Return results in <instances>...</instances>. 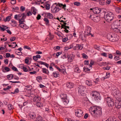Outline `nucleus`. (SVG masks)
Returning <instances> with one entry per match:
<instances>
[{
    "instance_id": "39448f33",
    "label": "nucleus",
    "mask_w": 121,
    "mask_h": 121,
    "mask_svg": "<svg viewBox=\"0 0 121 121\" xmlns=\"http://www.w3.org/2000/svg\"><path fill=\"white\" fill-rule=\"evenodd\" d=\"M117 100L114 103V105L116 108L119 109L121 107V98L117 99Z\"/></svg>"
},
{
    "instance_id": "bf43d9fd",
    "label": "nucleus",
    "mask_w": 121,
    "mask_h": 121,
    "mask_svg": "<svg viewBox=\"0 0 121 121\" xmlns=\"http://www.w3.org/2000/svg\"><path fill=\"white\" fill-rule=\"evenodd\" d=\"M99 80L98 78H96L95 79V80L94 81V82L96 84L97 83Z\"/></svg>"
},
{
    "instance_id": "6e6d98bb",
    "label": "nucleus",
    "mask_w": 121,
    "mask_h": 121,
    "mask_svg": "<svg viewBox=\"0 0 121 121\" xmlns=\"http://www.w3.org/2000/svg\"><path fill=\"white\" fill-rule=\"evenodd\" d=\"M110 119V121H119L117 120L115 118H111Z\"/></svg>"
},
{
    "instance_id": "20e7f679",
    "label": "nucleus",
    "mask_w": 121,
    "mask_h": 121,
    "mask_svg": "<svg viewBox=\"0 0 121 121\" xmlns=\"http://www.w3.org/2000/svg\"><path fill=\"white\" fill-rule=\"evenodd\" d=\"M85 87L84 86H79L78 88V93L83 95L85 94Z\"/></svg>"
},
{
    "instance_id": "f03ea898",
    "label": "nucleus",
    "mask_w": 121,
    "mask_h": 121,
    "mask_svg": "<svg viewBox=\"0 0 121 121\" xmlns=\"http://www.w3.org/2000/svg\"><path fill=\"white\" fill-rule=\"evenodd\" d=\"M107 38L110 41L112 42L117 41L118 39L116 35L112 33L108 34L107 35Z\"/></svg>"
},
{
    "instance_id": "a18cd8bd",
    "label": "nucleus",
    "mask_w": 121,
    "mask_h": 121,
    "mask_svg": "<svg viewBox=\"0 0 121 121\" xmlns=\"http://www.w3.org/2000/svg\"><path fill=\"white\" fill-rule=\"evenodd\" d=\"M11 86H8L6 88H3V89L4 91H6L7 90H9L11 88Z\"/></svg>"
},
{
    "instance_id": "dca6fc26",
    "label": "nucleus",
    "mask_w": 121,
    "mask_h": 121,
    "mask_svg": "<svg viewBox=\"0 0 121 121\" xmlns=\"http://www.w3.org/2000/svg\"><path fill=\"white\" fill-rule=\"evenodd\" d=\"M91 30V27L89 26H87V30L86 31H85V32H86L88 34V36H89L90 35H91V33H90Z\"/></svg>"
},
{
    "instance_id": "1a4fd4ad",
    "label": "nucleus",
    "mask_w": 121,
    "mask_h": 121,
    "mask_svg": "<svg viewBox=\"0 0 121 121\" xmlns=\"http://www.w3.org/2000/svg\"><path fill=\"white\" fill-rule=\"evenodd\" d=\"M75 115L77 117H81L83 115V113L82 111L80 109H77V111L75 113Z\"/></svg>"
},
{
    "instance_id": "9d476101",
    "label": "nucleus",
    "mask_w": 121,
    "mask_h": 121,
    "mask_svg": "<svg viewBox=\"0 0 121 121\" xmlns=\"http://www.w3.org/2000/svg\"><path fill=\"white\" fill-rule=\"evenodd\" d=\"M121 25V23H120V20L119 21H115L114 23L112 24L111 27H113V26H116L117 27H119Z\"/></svg>"
},
{
    "instance_id": "393cba45",
    "label": "nucleus",
    "mask_w": 121,
    "mask_h": 121,
    "mask_svg": "<svg viewBox=\"0 0 121 121\" xmlns=\"http://www.w3.org/2000/svg\"><path fill=\"white\" fill-rule=\"evenodd\" d=\"M29 116L32 119H35L36 117V115L33 113H31L29 114Z\"/></svg>"
},
{
    "instance_id": "b1692460",
    "label": "nucleus",
    "mask_w": 121,
    "mask_h": 121,
    "mask_svg": "<svg viewBox=\"0 0 121 121\" xmlns=\"http://www.w3.org/2000/svg\"><path fill=\"white\" fill-rule=\"evenodd\" d=\"M115 10L117 12L121 13V8L118 7H116L115 8Z\"/></svg>"
},
{
    "instance_id": "774afa93",
    "label": "nucleus",
    "mask_w": 121,
    "mask_h": 121,
    "mask_svg": "<svg viewBox=\"0 0 121 121\" xmlns=\"http://www.w3.org/2000/svg\"><path fill=\"white\" fill-rule=\"evenodd\" d=\"M116 53L117 55H119L120 56L121 55V52L119 51H117Z\"/></svg>"
},
{
    "instance_id": "7ed1b4c3",
    "label": "nucleus",
    "mask_w": 121,
    "mask_h": 121,
    "mask_svg": "<svg viewBox=\"0 0 121 121\" xmlns=\"http://www.w3.org/2000/svg\"><path fill=\"white\" fill-rule=\"evenodd\" d=\"M114 16V14L112 13L109 12L106 16H104V18L107 22H109L113 19Z\"/></svg>"
},
{
    "instance_id": "a211bd4d",
    "label": "nucleus",
    "mask_w": 121,
    "mask_h": 121,
    "mask_svg": "<svg viewBox=\"0 0 121 121\" xmlns=\"http://www.w3.org/2000/svg\"><path fill=\"white\" fill-rule=\"evenodd\" d=\"M43 20L45 22V24L46 25H49V21L48 19L46 17H44L43 19Z\"/></svg>"
},
{
    "instance_id": "0e129e2a",
    "label": "nucleus",
    "mask_w": 121,
    "mask_h": 121,
    "mask_svg": "<svg viewBox=\"0 0 121 121\" xmlns=\"http://www.w3.org/2000/svg\"><path fill=\"white\" fill-rule=\"evenodd\" d=\"M24 48L27 49L29 50L31 49V48L30 47L27 46H24Z\"/></svg>"
},
{
    "instance_id": "4d7b16f0",
    "label": "nucleus",
    "mask_w": 121,
    "mask_h": 121,
    "mask_svg": "<svg viewBox=\"0 0 121 121\" xmlns=\"http://www.w3.org/2000/svg\"><path fill=\"white\" fill-rule=\"evenodd\" d=\"M15 39L16 37H11L10 38V40L12 42L15 40Z\"/></svg>"
},
{
    "instance_id": "473e14b6",
    "label": "nucleus",
    "mask_w": 121,
    "mask_h": 121,
    "mask_svg": "<svg viewBox=\"0 0 121 121\" xmlns=\"http://www.w3.org/2000/svg\"><path fill=\"white\" fill-rule=\"evenodd\" d=\"M48 36L49 37V39L51 40H52L54 38V35L51 34L50 33H49Z\"/></svg>"
},
{
    "instance_id": "f8f14e48",
    "label": "nucleus",
    "mask_w": 121,
    "mask_h": 121,
    "mask_svg": "<svg viewBox=\"0 0 121 121\" xmlns=\"http://www.w3.org/2000/svg\"><path fill=\"white\" fill-rule=\"evenodd\" d=\"M112 29H113L114 31L116 32L119 33H121V27H117L116 26H113V27H112Z\"/></svg>"
},
{
    "instance_id": "e433bc0d",
    "label": "nucleus",
    "mask_w": 121,
    "mask_h": 121,
    "mask_svg": "<svg viewBox=\"0 0 121 121\" xmlns=\"http://www.w3.org/2000/svg\"><path fill=\"white\" fill-rule=\"evenodd\" d=\"M11 21L12 23H14V25L13 26H16L17 22H16L13 20H11Z\"/></svg>"
},
{
    "instance_id": "58836bf2",
    "label": "nucleus",
    "mask_w": 121,
    "mask_h": 121,
    "mask_svg": "<svg viewBox=\"0 0 121 121\" xmlns=\"http://www.w3.org/2000/svg\"><path fill=\"white\" fill-rule=\"evenodd\" d=\"M74 71L78 73H80V70L77 67L75 68L74 69Z\"/></svg>"
},
{
    "instance_id": "a878e982",
    "label": "nucleus",
    "mask_w": 121,
    "mask_h": 121,
    "mask_svg": "<svg viewBox=\"0 0 121 121\" xmlns=\"http://www.w3.org/2000/svg\"><path fill=\"white\" fill-rule=\"evenodd\" d=\"M48 1L46 2H45V8L47 10H49L50 8V5L49 4H48Z\"/></svg>"
},
{
    "instance_id": "e2e57ef3",
    "label": "nucleus",
    "mask_w": 121,
    "mask_h": 121,
    "mask_svg": "<svg viewBox=\"0 0 121 121\" xmlns=\"http://www.w3.org/2000/svg\"><path fill=\"white\" fill-rule=\"evenodd\" d=\"M16 2V0H11V3L12 4H15Z\"/></svg>"
},
{
    "instance_id": "09e8293b",
    "label": "nucleus",
    "mask_w": 121,
    "mask_h": 121,
    "mask_svg": "<svg viewBox=\"0 0 121 121\" xmlns=\"http://www.w3.org/2000/svg\"><path fill=\"white\" fill-rule=\"evenodd\" d=\"M94 93H95V98L96 96L98 95H99V93L97 91H94Z\"/></svg>"
},
{
    "instance_id": "603ef678",
    "label": "nucleus",
    "mask_w": 121,
    "mask_h": 121,
    "mask_svg": "<svg viewBox=\"0 0 121 121\" xmlns=\"http://www.w3.org/2000/svg\"><path fill=\"white\" fill-rule=\"evenodd\" d=\"M60 67V69H63L64 71H65V72H66V69L64 66V65H61Z\"/></svg>"
},
{
    "instance_id": "7c9ffc66",
    "label": "nucleus",
    "mask_w": 121,
    "mask_h": 121,
    "mask_svg": "<svg viewBox=\"0 0 121 121\" xmlns=\"http://www.w3.org/2000/svg\"><path fill=\"white\" fill-rule=\"evenodd\" d=\"M13 77V75L12 74H10L7 75V78L9 80L12 79Z\"/></svg>"
},
{
    "instance_id": "c756f323",
    "label": "nucleus",
    "mask_w": 121,
    "mask_h": 121,
    "mask_svg": "<svg viewBox=\"0 0 121 121\" xmlns=\"http://www.w3.org/2000/svg\"><path fill=\"white\" fill-rule=\"evenodd\" d=\"M43 119V118L40 116H38L37 117L36 120V121H42Z\"/></svg>"
},
{
    "instance_id": "052dcab7",
    "label": "nucleus",
    "mask_w": 121,
    "mask_h": 121,
    "mask_svg": "<svg viewBox=\"0 0 121 121\" xmlns=\"http://www.w3.org/2000/svg\"><path fill=\"white\" fill-rule=\"evenodd\" d=\"M62 53V52H58L56 53V55L57 57H58Z\"/></svg>"
},
{
    "instance_id": "423d86ee",
    "label": "nucleus",
    "mask_w": 121,
    "mask_h": 121,
    "mask_svg": "<svg viewBox=\"0 0 121 121\" xmlns=\"http://www.w3.org/2000/svg\"><path fill=\"white\" fill-rule=\"evenodd\" d=\"M107 103L109 107H112L114 105L113 100L110 97H107Z\"/></svg>"
},
{
    "instance_id": "cd10ccee",
    "label": "nucleus",
    "mask_w": 121,
    "mask_h": 121,
    "mask_svg": "<svg viewBox=\"0 0 121 121\" xmlns=\"http://www.w3.org/2000/svg\"><path fill=\"white\" fill-rule=\"evenodd\" d=\"M36 105L39 108L42 107L43 106V104L39 102L37 103L36 104Z\"/></svg>"
},
{
    "instance_id": "ddd939ff",
    "label": "nucleus",
    "mask_w": 121,
    "mask_h": 121,
    "mask_svg": "<svg viewBox=\"0 0 121 121\" xmlns=\"http://www.w3.org/2000/svg\"><path fill=\"white\" fill-rule=\"evenodd\" d=\"M101 9L100 8H95L93 9V11L94 13L98 14L100 13Z\"/></svg>"
},
{
    "instance_id": "864d4df0",
    "label": "nucleus",
    "mask_w": 121,
    "mask_h": 121,
    "mask_svg": "<svg viewBox=\"0 0 121 121\" xmlns=\"http://www.w3.org/2000/svg\"><path fill=\"white\" fill-rule=\"evenodd\" d=\"M18 20L19 21V22L20 23L19 25H21L22 24L24 23V21H22V20H21V19H19Z\"/></svg>"
},
{
    "instance_id": "69168bd1",
    "label": "nucleus",
    "mask_w": 121,
    "mask_h": 121,
    "mask_svg": "<svg viewBox=\"0 0 121 121\" xmlns=\"http://www.w3.org/2000/svg\"><path fill=\"white\" fill-rule=\"evenodd\" d=\"M95 93H94V92H91L90 94L91 96H92V97H94L95 98Z\"/></svg>"
},
{
    "instance_id": "4468645a",
    "label": "nucleus",
    "mask_w": 121,
    "mask_h": 121,
    "mask_svg": "<svg viewBox=\"0 0 121 121\" xmlns=\"http://www.w3.org/2000/svg\"><path fill=\"white\" fill-rule=\"evenodd\" d=\"M45 14V15H46V17L50 19H52L53 18V15L51 13H44Z\"/></svg>"
},
{
    "instance_id": "8fccbe9b",
    "label": "nucleus",
    "mask_w": 121,
    "mask_h": 121,
    "mask_svg": "<svg viewBox=\"0 0 121 121\" xmlns=\"http://www.w3.org/2000/svg\"><path fill=\"white\" fill-rule=\"evenodd\" d=\"M60 10V9L58 7H57V8H56V9L55 10L54 13H57Z\"/></svg>"
},
{
    "instance_id": "2f4dec72",
    "label": "nucleus",
    "mask_w": 121,
    "mask_h": 121,
    "mask_svg": "<svg viewBox=\"0 0 121 121\" xmlns=\"http://www.w3.org/2000/svg\"><path fill=\"white\" fill-rule=\"evenodd\" d=\"M4 69H2V71L4 72H6L5 71H6L7 72H8L10 71V69L8 67H4Z\"/></svg>"
},
{
    "instance_id": "4c0bfd02",
    "label": "nucleus",
    "mask_w": 121,
    "mask_h": 121,
    "mask_svg": "<svg viewBox=\"0 0 121 121\" xmlns=\"http://www.w3.org/2000/svg\"><path fill=\"white\" fill-rule=\"evenodd\" d=\"M19 25L21 28H23L24 29H26L25 26H26V25L25 24L23 23L21 25Z\"/></svg>"
},
{
    "instance_id": "9b49d317",
    "label": "nucleus",
    "mask_w": 121,
    "mask_h": 121,
    "mask_svg": "<svg viewBox=\"0 0 121 121\" xmlns=\"http://www.w3.org/2000/svg\"><path fill=\"white\" fill-rule=\"evenodd\" d=\"M87 35L88 36L86 32H85L84 34H80L79 35V38L83 41L86 40V38Z\"/></svg>"
},
{
    "instance_id": "79ce46f5",
    "label": "nucleus",
    "mask_w": 121,
    "mask_h": 121,
    "mask_svg": "<svg viewBox=\"0 0 121 121\" xmlns=\"http://www.w3.org/2000/svg\"><path fill=\"white\" fill-rule=\"evenodd\" d=\"M82 57L83 58L87 59L88 58L87 56L84 53H83L82 54Z\"/></svg>"
},
{
    "instance_id": "f257e3e1",
    "label": "nucleus",
    "mask_w": 121,
    "mask_h": 121,
    "mask_svg": "<svg viewBox=\"0 0 121 121\" xmlns=\"http://www.w3.org/2000/svg\"><path fill=\"white\" fill-rule=\"evenodd\" d=\"M90 111L92 116L95 118L100 117L102 114L101 108L97 106H93L90 108Z\"/></svg>"
},
{
    "instance_id": "338daca9",
    "label": "nucleus",
    "mask_w": 121,
    "mask_h": 121,
    "mask_svg": "<svg viewBox=\"0 0 121 121\" xmlns=\"http://www.w3.org/2000/svg\"><path fill=\"white\" fill-rule=\"evenodd\" d=\"M41 16L39 14H38L37 17H36V18L37 20H39L41 19Z\"/></svg>"
},
{
    "instance_id": "49530a36",
    "label": "nucleus",
    "mask_w": 121,
    "mask_h": 121,
    "mask_svg": "<svg viewBox=\"0 0 121 121\" xmlns=\"http://www.w3.org/2000/svg\"><path fill=\"white\" fill-rule=\"evenodd\" d=\"M90 69H89L88 68H86L85 67L83 68V71L85 72H86L87 71H90Z\"/></svg>"
},
{
    "instance_id": "2eb2a0df",
    "label": "nucleus",
    "mask_w": 121,
    "mask_h": 121,
    "mask_svg": "<svg viewBox=\"0 0 121 121\" xmlns=\"http://www.w3.org/2000/svg\"><path fill=\"white\" fill-rule=\"evenodd\" d=\"M41 98L39 96H35L33 99L34 102L37 103L39 102Z\"/></svg>"
},
{
    "instance_id": "680f3d73",
    "label": "nucleus",
    "mask_w": 121,
    "mask_h": 121,
    "mask_svg": "<svg viewBox=\"0 0 121 121\" xmlns=\"http://www.w3.org/2000/svg\"><path fill=\"white\" fill-rule=\"evenodd\" d=\"M13 78L14 79L17 80H18L19 79V77L17 76L16 75H14L13 76Z\"/></svg>"
},
{
    "instance_id": "37998d69",
    "label": "nucleus",
    "mask_w": 121,
    "mask_h": 121,
    "mask_svg": "<svg viewBox=\"0 0 121 121\" xmlns=\"http://www.w3.org/2000/svg\"><path fill=\"white\" fill-rule=\"evenodd\" d=\"M37 81L39 82H40L39 80H42V78L41 76H38L37 77Z\"/></svg>"
},
{
    "instance_id": "c85d7f7f",
    "label": "nucleus",
    "mask_w": 121,
    "mask_h": 121,
    "mask_svg": "<svg viewBox=\"0 0 121 121\" xmlns=\"http://www.w3.org/2000/svg\"><path fill=\"white\" fill-rule=\"evenodd\" d=\"M57 8V7L55 6H54V5H52V6L51 7V11L53 13H54L55 11V10L56 8Z\"/></svg>"
},
{
    "instance_id": "bb28decb",
    "label": "nucleus",
    "mask_w": 121,
    "mask_h": 121,
    "mask_svg": "<svg viewBox=\"0 0 121 121\" xmlns=\"http://www.w3.org/2000/svg\"><path fill=\"white\" fill-rule=\"evenodd\" d=\"M60 96L61 98V99H62L66 98L67 97L66 95V94H61L60 95Z\"/></svg>"
},
{
    "instance_id": "f704fd0d",
    "label": "nucleus",
    "mask_w": 121,
    "mask_h": 121,
    "mask_svg": "<svg viewBox=\"0 0 121 121\" xmlns=\"http://www.w3.org/2000/svg\"><path fill=\"white\" fill-rule=\"evenodd\" d=\"M22 69H23V71L24 72L29 71V70L27 69L26 67H24V66H23Z\"/></svg>"
},
{
    "instance_id": "4be33fe9",
    "label": "nucleus",
    "mask_w": 121,
    "mask_h": 121,
    "mask_svg": "<svg viewBox=\"0 0 121 121\" xmlns=\"http://www.w3.org/2000/svg\"><path fill=\"white\" fill-rule=\"evenodd\" d=\"M86 84L88 86H91L92 85V83L91 81L86 80Z\"/></svg>"
},
{
    "instance_id": "6ab92c4d",
    "label": "nucleus",
    "mask_w": 121,
    "mask_h": 121,
    "mask_svg": "<svg viewBox=\"0 0 121 121\" xmlns=\"http://www.w3.org/2000/svg\"><path fill=\"white\" fill-rule=\"evenodd\" d=\"M42 72L43 73L48 75L49 72L48 69L45 68H42Z\"/></svg>"
},
{
    "instance_id": "6e6552de",
    "label": "nucleus",
    "mask_w": 121,
    "mask_h": 121,
    "mask_svg": "<svg viewBox=\"0 0 121 121\" xmlns=\"http://www.w3.org/2000/svg\"><path fill=\"white\" fill-rule=\"evenodd\" d=\"M90 18L93 20L95 22H98L100 20V18L99 16H97L95 15H90L89 17Z\"/></svg>"
},
{
    "instance_id": "3c124183",
    "label": "nucleus",
    "mask_w": 121,
    "mask_h": 121,
    "mask_svg": "<svg viewBox=\"0 0 121 121\" xmlns=\"http://www.w3.org/2000/svg\"><path fill=\"white\" fill-rule=\"evenodd\" d=\"M120 59V57L119 56L117 57L116 56L114 58V59L116 61Z\"/></svg>"
},
{
    "instance_id": "a19ab883",
    "label": "nucleus",
    "mask_w": 121,
    "mask_h": 121,
    "mask_svg": "<svg viewBox=\"0 0 121 121\" xmlns=\"http://www.w3.org/2000/svg\"><path fill=\"white\" fill-rule=\"evenodd\" d=\"M20 9L21 11L22 12H23L25 10V8L22 6L21 7Z\"/></svg>"
},
{
    "instance_id": "5701e85b",
    "label": "nucleus",
    "mask_w": 121,
    "mask_h": 121,
    "mask_svg": "<svg viewBox=\"0 0 121 121\" xmlns=\"http://www.w3.org/2000/svg\"><path fill=\"white\" fill-rule=\"evenodd\" d=\"M31 10L32 12V13L34 15H35L36 14V10L35 9V7H32L31 8Z\"/></svg>"
},
{
    "instance_id": "0eeeda50",
    "label": "nucleus",
    "mask_w": 121,
    "mask_h": 121,
    "mask_svg": "<svg viewBox=\"0 0 121 121\" xmlns=\"http://www.w3.org/2000/svg\"><path fill=\"white\" fill-rule=\"evenodd\" d=\"M69 100L66 98L62 99L59 102V103L61 105H66L68 103Z\"/></svg>"
},
{
    "instance_id": "f3484780",
    "label": "nucleus",
    "mask_w": 121,
    "mask_h": 121,
    "mask_svg": "<svg viewBox=\"0 0 121 121\" xmlns=\"http://www.w3.org/2000/svg\"><path fill=\"white\" fill-rule=\"evenodd\" d=\"M66 86L69 88H73L74 86L72 83L69 82L67 83L66 84Z\"/></svg>"
},
{
    "instance_id": "5fc2aeb1",
    "label": "nucleus",
    "mask_w": 121,
    "mask_h": 121,
    "mask_svg": "<svg viewBox=\"0 0 121 121\" xmlns=\"http://www.w3.org/2000/svg\"><path fill=\"white\" fill-rule=\"evenodd\" d=\"M8 108L9 110L11 109L12 108V106L11 104H9L8 105Z\"/></svg>"
},
{
    "instance_id": "c9c22d12",
    "label": "nucleus",
    "mask_w": 121,
    "mask_h": 121,
    "mask_svg": "<svg viewBox=\"0 0 121 121\" xmlns=\"http://www.w3.org/2000/svg\"><path fill=\"white\" fill-rule=\"evenodd\" d=\"M73 4L74 5L78 6L80 5V3L79 2H74Z\"/></svg>"
},
{
    "instance_id": "412c9836",
    "label": "nucleus",
    "mask_w": 121,
    "mask_h": 121,
    "mask_svg": "<svg viewBox=\"0 0 121 121\" xmlns=\"http://www.w3.org/2000/svg\"><path fill=\"white\" fill-rule=\"evenodd\" d=\"M11 17L10 16H7L6 18H4L3 20L4 22H6V21H9L10 19H11Z\"/></svg>"
},
{
    "instance_id": "de8ad7c7",
    "label": "nucleus",
    "mask_w": 121,
    "mask_h": 121,
    "mask_svg": "<svg viewBox=\"0 0 121 121\" xmlns=\"http://www.w3.org/2000/svg\"><path fill=\"white\" fill-rule=\"evenodd\" d=\"M12 69L13 70L15 71H18L17 68L14 66H13L12 68Z\"/></svg>"
},
{
    "instance_id": "c03bdc74",
    "label": "nucleus",
    "mask_w": 121,
    "mask_h": 121,
    "mask_svg": "<svg viewBox=\"0 0 121 121\" xmlns=\"http://www.w3.org/2000/svg\"><path fill=\"white\" fill-rule=\"evenodd\" d=\"M77 47L78 48V49L81 50L82 48V47L81 45H77Z\"/></svg>"
},
{
    "instance_id": "ea45409f",
    "label": "nucleus",
    "mask_w": 121,
    "mask_h": 121,
    "mask_svg": "<svg viewBox=\"0 0 121 121\" xmlns=\"http://www.w3.org/2000/svg\"><path fill=\"white\" fill-rule=\"evenodd\" d=\"M73 58L72 57H68V61L70 62H71L73 61Z\"/></svg>"
},
{
    "instance_id": "aec40b11",
    "label": "nucleus",
    "mask_w": 121,
    "mask_h": 121,
    "mask_svg": "<svg viewBox=\"0 0 121 121\" xmlns=\"http://www.w3.org/2000/svg\"><path fill=\"white\" fill-rule=\"evenodd\" d=\"M53 74L55 78L58 77L59 76V73L58 72H55L53 73Z\"/></svg>"
},
{
    "instance_id": "72a5a7b5",
    "label": "nucleus",
    "mask_w": 121,
    "mask_h": 121,
    "mask_svg": "<svg viewBox=\"0 0 121 121\" xmlns=\"http://www.w3.org/2000/svg\"><path fill=\"white\" fill-rule=\"evenodd\" d=\"M95 99L96 101H99L101 100V98L99 95H98L96 97Z\"/></svg>"
},
{
    "instance_id": "13d9d810",
    "label": "nucleus",
    "mask_w": 121,
    "mask_h": 121,
    "mask_svg": "<svg viewBox=\"0 0 121 121\" xmlns=\"http://www.w3.org/2000/svg\"><path fill=\"white\" fill-rule=\"evenodd\" d=\"M101 55L102 56L105 57H107V53H106L104 52L101 53Z\"/></svg>"
}]
</instances>
